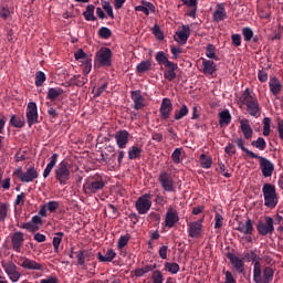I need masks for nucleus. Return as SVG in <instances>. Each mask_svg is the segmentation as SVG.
Listing matches in <instances>:
<instances>
[{
  "mask_svg": "<svg viewBox=\"0 0 283 283\" xmlns=\"http://www.w3.org/2000/svg\"><path fill=\"white\" fill-rule=\"evenodd\" d=\"M63 94H65V91H63V88L50 87L46 93V98H48V101H51L52 103H54V101H56V98H59V96H63Z\"/></svg>",
  "mask_w": 283,
  "mask_h": 283,
  "instance_id": "nucleus-33",
  "label": "nucleus"
},
{
  "mask_svg": "<svg viewBox=\"0 0 283 283\" xmlns=\"http://www.w3.org/2000/svg\"><path fill=\"white\" fill-rule=\"evenodd\" d=\"M94 10H96V7H94V4H88L86 7V10L83 12V17L85 21H96V15H94Z\"/></svg>",
  "mask_w": 283,
  "mask_h": 283,
  "instance_id": "nucleus-39",
  "label": "nucleus"
},
{
  "mask_svg": "<svg viewBox=\"0 0 283 283\" xmlns=\"http://www.w3.org/2000/svg\"><path fill=\"white\" fill-rule=\"evenodd\" d=\"M130 98L133 101L134 109H144L145 107V97L143 96V92L140 90L132 91Z\"/></svg>",
  "mask_w": 283,
  "mask_h": 283,
  "instance_id": "nucleus-21",
  "label": "nucleus"
},
{
  "mask_svg": "<svg viewBox=\"0 0 283 283\" xmlns=\"http://www.w3.org/2000/svg\"><path fill=\"white\" fill-rule=\"evenodd\" d=\"M232 143H234L241 151H244L249 158H258V154L249 150V148L244 147V139L242 137L240 138H233Z\"/></svg>",
  "mask_w": 283,
  "mask_h": 283,
  "instance_id": "nucleus-32",
  "label": "nucleus"
},
{
  "mask_svg": "<svg viewBox=\"0 0 283 283\" xmlns=\"http://www.w3.org/2000/svg\"><path fill=\"white\" fill-rule=\"evenodd\" d=\"M156 62L158 65H164L166 70L164 71V78L166 81H176V77L178 76L176 74V70H178V64L169 61V57H167V54L165 51H158L155 56Z\"/></svg>",
  "mask_w": 283,
  "mask_h": 283,
  "instance_id": "nucleus-2",
  "label": "nucleus"
},
{
  "mask_svg": "<svg viewBox=\"0 0 283 283\" xmlns=\"http://www.w3.org/2000/svg\"><path fill=\"white\" fill-rule=\"evenodd\" d=\"M275 271L271 266H265L262 271V265L253 269V282L254 283H271Z\"/></svg>",
  "mask_w": 283,
  "mask_h": 283,
  "instance_id": "nucleus-4",
  "label": "nucleus"
},
{
  "mask_svg": "<svg viewBox=\"0 0 283 283\" xmlns=\"http://www.w3.org/2000/svg\"><path fill=\"white\" fill-rule=\"evenodd\" d=\"M201 167L202 169H211V165H213V159L205 154L200 155Z\"/></svg>",
  "mask_w": 283,
  "mask_h": 283,
  "instance_id": "nucleus-43",
  "label": "nucleus"
},
{
  "mask_svg": "<svg viewBox=\"0 0 283 283\" xmlns=\"http://www.w3.org/2000/svg\"><path fill=\"white\" fill-rule=\"evenodd\" d=\"M18 264L22 269H25V271H43V265H41V263L28 259L27 256H20Z\"/></svg>",
  "mask_w": 283,
  "mask_h": 283,
  "instance_id": "nucleus-17",
  "label": "nucleus"
},
{
  "mask_svg": "<svg viewBox=\"0 0 283 283\" xmlns=\"http://www.w3.org/2000/svg\"><path fill=\"white\" fill-rule=\"evenodd\" d=\"M239 103L245 105L247 112L253 118H260L262 114V108L260 107V102H258V97L251 95V90L245 88L239 98Z\"/></svg>",
  "mask_w": 283,
  "mask_h": 283,
  "instance_id": "nucleus-1",
  "label": "nucleus"
},
{
  "mask_svg": "<svg viewBox=\"0 0 283 283\" xmlns=\"http://www.w3.org/2000/svg\"><path fill=\"white\" fill-rule=\"evenodd\" d=\"M151 192H146L135 201V209L139 216H145V213L149 212V209H151Z\"/></svg>",
  "mask_w": 283,
  "mask_h": 283,
  "instance_id": "nucleus-8",
  "label": "nucleus"
},
{
  "mask_svg": "<svg viewBox=\"0 0 283 283\" xmlns=\"http://www.w3.org/2000/svg\"><path fill=\"white\" fill-rule=\"evenodd\" d=\"M180 222V217L178 216V210L174 208H168L166 212V218H165V227H168V229H174L176 224Z\"/></svg>",
  "mask_w": 283,
  "mask_h": 283,
  "instance_id": "nucleus-19",
  "label": "nucleus"
},
{
  "mask_svg": "<svg viewBox=\"0 0 283 283\" xmlns=\"http://www.w3.org/2000/svg\"><path fill=\"white\" fill-rule=\"evenodd\" d=\"M0 17L1 19H3L6 21V19H8V17H10V9L0 6Z\"/></svg>",
  "mask_w": 283,
  "mask_h": 283,
  "instance_id": "nucleus-62",
  "label": "nucleus"
},
{
  "mask_svg": "<svg viewBox=\"0 0 283 283\" xmlns=\"http://www.w3.org/2000/svg\"><path fill=\"white\" fill-rule=\"evenodd\" d=\"M202 222H205V216L197 221H191L187 223L189 238H200V235H202Z\"/></svg>",
  "mask_w": 283,
  "mask_h": 283,
  "instance_id": "nucleus-15",
  "label": "nucleus"
},
{
  "mask_svg": "<svg viewBox=\"0 0 283 283\" xmlns=\"http://www.w3.org/2000/svg\"><path fill=\"white\" fill-rule=\"evenodd\" d=\"M219 125L220 127H229L231 125V113H229V109L219 113Z\"/></svg>",
  "mask_w": 283,
  "mask_h": 283,
  "instance_id": "nucleus-34",
  "label": "nucleus"
},
{
  "mask_svg": "<svg viewBox=\"0 0 283 283\" xmlns=\"http://www.w3.org/2000/svg\"><path fill=\"white\" fill-rule=\"evenodd\" d=\"M242 35L245 41V43H249L253 39V29L249 27H244L242 29Z\"/></svg>",
  "mask_w": 283,
  "mask_h": 283,
  "instance_id": "nucleus-52",
  "label": "nucleus"
},
{
  "mask_svg": "<svg viewBox=\"0 0 283 283\" xmlns=\"http://www.w3.org/2000/svg\"><path fill=\"white\" fill-rule=\"evenodd\" d=\"M227 9L224 8V3H218L216 6V10L212 13V19L216 23H220V21H224L228 19Z\"/></svg>",
  "mask_w": 283,
  "mask_h": 283,
  "instance_id": "nucleus-23",
  "label": "nucleus"
},
{
  "mask_svg": "<svg viewBox=\"0 0 283 283\" xmlns=\"http://www.w3.org/2000/svg\"><path fill=\"white\" fill-rule=\"evenodd\" d=\"M70 169H72V167L70 166V163H67V160H62L54 174H55V180H57V182L62 186L67 185V180H70V176H71V171Z\"/></svg>",
  "mask_w": 283,
  "mask_h": 283,
  "instance_id": "nucleus-7",
  "label": "nucleus"
},
{
  "mask_svg": "<svg viewBox=\"0 0 283 283\" xmlns=\"http://www.w3.org/2000/svg\"><path fill=\"white\" fill-rule=\"evenodd\" d=\"M115 258H116V252L114 251V249H108L105 255H103V253L101 252L97 253L98 262H113Z\"/></svg>",
  "mask_w": 283,
  "mask_h": 283,
  "instance_id": "nucleus-36",
  "label": "nucleus"
},
{
  "mask_svg": "<svg viewBox=\"0 0 283 283\" xmlns=\"http://www.w3.org/2000/svg\"><path fill=\"white\" fill-rule=\"evenodd\" d=\"M25 239H23L22 232H14L11 238V244L12 249L17 251V253H21V248L23 247V242Z\"/></svg>",
  "mask_w": 283,
  "mask_h": 283,
  "instance_id": "nucleus-25",
  "label": "nucleus"
},
{
  "mask_svg": "<svg viewBox=\"0 0 283 283\" xmlns=\"http://www.w3.org/2000/svg\"><path fill=\"white\" fill-rule=\"evenodd\" d=\"M63 235H65L63 232L55 233V237L53 238L54 253H59V247H61V242H63Z\"/></svg>",
  "mask_w": 283,
  "mask_h": 283,
  "instance_id": "nucleus-42",
  "label": "nucleus"
},
{
  "mask_svg": "<svg viewBox=\"0 0 283 283\" xmlns=\"http://www.w3.org/2000/svg\"><path fill=\"white\" fill-rule=\"evenodd\" d=\"M165 269L168 271V273H171L172 275H176L180 271V265L176 262H166L165 263Z\"/></svg>",
  "mask_w": 283,
  "mask_h": 283,
  "instance_id": "nucleus-46",
  "label": "nucleus"
},
{
  "mask_svg": "<svg viewBox=\"0 0 283 283\" xmlns=\"http://www.w3.org/2000/svg\"><path fill=\"white\" fill-rule=\"evenodd\" d=\"M45 206L46 211H50V213H56V210L61 207V202L52 200L46 202Z\"/></svg>",
  "mask_w": 283,
  "mask_h": 283,
  "instance_id": "nucleus-53",
  "label": "nucleus"
},
{
  "mask_svg": "<svg viewBox=\"0 0 283 283\" xmlns=\"http://www.w3.org/2000/svg\"><path fill=\"white\" fill-rule=\"evenodd\" d=\"M104 188L105 181L103 180V177L98 174L87 177L83 185V191L85 196L98 193V191H103Z\"/></svg>",
  "mask_w": 283,
  "mask_h": 283,
  "instance_id": "nucleus-3",
  "label": "nucleus"
},
{
  "mask_svg": "<svg viewBox=\"0 0 283 283\" xmlns=\"http://www.w3.org/2000/svg\"><path fill=\"white\" fill-rule=\"evenodd\" d=\"M56 163H59V154L54 153L43 171V178H48L52 174V169L56 167Z\"/></svg>",
  "mask_w": 283,
  "mask_h": 283,
  "instance_id": "nucleus-31",
  "label": "nucleus"
},
{
  "mask_svg": "<svg viewBox=\"0 0 283 283\" xmlns=\"http://www.w3.org/2000/svg\"><path fill=\"white\" fill-rule=\"evenodd\" d=\"M189 36H191V28L184 24L181 30L176 31L174 39L180 45H186L187 41H189Z\"/></svg>",
  "mask_w": 283,
  "mask_h": 283,
  "instance_id": "nucleus-18",
  "label": "nucleus"
},
{
  "mask_svg": "<svg viewBox=\"0 0 283 283\" xmlns=\"http://www.w3.org/2000/svg\"><path fill=\"white\" fill-rule=\"evenodd\" d=\"M1 266L7 273L9 280H11V282H19V280H21V272H19V268L17 266V264H14V262L1 261Z\"/></svg>",
  "mask_w": 283,
  "mask_h": 283,
  "instance_id": "nucleus-11",
  "label": "nucleus"
},
{
  "mask_svg": "<svg viewBox=\"0 0 283 283\" xmlns=\"http://www.w3.org/2000/svg\"><path fill=\"white\" fill-rule=\"evenodd\" d=\"M129 240H132V235L129 233H126L125 235L119 237L117 242V249H125Z\"/></svg>",
  "mask_w": 283,
  "mask_h": 283,
  "instance_id": "nucleus-49",
  "label": "nucleus"
},
{
  "mask_svg": "<svg viewBox=\"0 0 283 283\" xmlns=\"http://www.w3.org/2000/svg\"><path fill=\"white\" fill-rule=\"evenodd\" d=\"M149 70H151V61H149V60L142 61L136 66L137 74H145V72H149Z\"/></svg>",
  "mask_w": 283,
  "mask_h": 283,
  "instance_id": "nucleus-40",
  "label": "nucleus"
},
{
  "mask_svg": "<svg viewBox=\"0 0 283 283\" xmlns=\"http://www.w3.org/2000/svg\"><path fill=\"white\" fill-rule=\"evenodd\" d=\"M157 180L161 189L167 193H174L176 191V180H174L171 172L161 170Z\"/></svg>",
  "mask_w": 283,
  "mask_h": 283,
  "instance_id": "nucleus-6",
  "label": "nucleus"
},
{
  "mask_svg": "<svg viewBox=\"0 0 283 283\" xmlns=\"http://www.w3.org/2000/svg\"><path fill=\"white\" fill-rule=\"evenodd\" d=\"M115 142L118 149H125L129 144V132L126 129L115 133Z\"/></svg>",
  "mask_w": 283,
  "mask_h": 283,
  "instance_id": "nucleus-22",
  "label": "nucleus"
},
{
  "mask_svg": "<svg viewBox=\"0 0 283 283\" xmlns=\"http://www.w3.org/2000/svg\"><path fill=\"white\" fill-rule=\"evenodd\" d=\"M240 127L244 136V139L251 140V138H253V128H251V125L249 124V119L247 118L240 119Z\"/></svg>",
  "mask_w": 283,
  "mask_h": 283,
  "instance_id": "nucleus-27",
  "label": "nucleus"
},
{
  "mask_svg": "<svg viewBox=\"0 0 283 283\" xmlns=\"http://www.w3.org/2000/svg\"><path fill=\"white\" fill-rule=\"evenodd\" d=\"M226 281L224 283H237L235 277L233 276V273L231 271H226Z\"/></svg>",
  "mask_w": 283,
  "mask_h": 283,
  "instance_id": "nucleus-64",
  "label": "nucleus"
},
{
  "mask_svg": "<svg viewBox=\"0 0 283 283\" xmlns=\"http://www.w3.org/2000/svg\"><path fill=\"white\" fill-rule=\"evenodd\" d=\"M262 193L264 197V205L268 207V209H275L279 202L275 186H273L272 184H264L262 188Z\"/></svg>",
  "mask_w": 283,
  "mask_h": 283,
  "instance_id": "nucleus-5",
  "label": "nucleus"
},
{
  "mask_svg": "<svg viewBox=\"0 0 283 283\" xmlns=\"http://www.w3.org/2000/svg\"><path fill=\"white\" fill-rule=\"evenodd\" d=\"M226 154H228V156H233L235 154V145L229 143L226 148H224Z\"/></svg>",
  "mask_w": 283,
  "mask_h": 283,
  "instance_id": "nucleus-63",
  "label": "nucleus"
},
{
  "mask_svg": "<svg viewBox=\"0 0 283 283\" xmlns=\"http://www.w3.org/2000/svg\"><path fill=\"white\" fill-rule=\"evenodd\" d=\"M231 41L234 48H240L242 45V35L234 33L231 35Z\"/></svg>",
  "mask_w": 283,
  "mask_h": 283,
  "instance_id": "nucleus-60",
  "label": "nucleus"
},
{
  "mask_svg": "<svg viewBox=\"0 0 283 283\" xmlns=\"http://www.w3.org/2000/svg\"><path fill=\"white\" fill-rule=\"evenodd\" d=\"M77 258V264L78 266H85V250H78L77 252H74Z\"/></svg>",
  "mask_w": 283,
  "mask_h": 283,
  "instance_id": "nucleus-57",
  "label": "nucleus"
},
{
  "mask_svg": "<svg viewBox=\"0 0 283 283\" xmlns=\"http://www.w3.org/2000/svg\"><path fill=\"white\" fill-rule=\"evenodd\" d=\"M13 174L18 176L20 182H34L39 178V171L34 167H29L25 172L22 168H18Z\"/></svg>",
  "mask_w": 283,
  "mask_h": 283,
  "instance_id": "nucleus-9",
  "label": "nucleus"
},
{
  "mask_svg": "<svg viewBox=\"0 0 283 283\" xmlns=\"http://www.w3.org/2000/svg\"><path fill=\"white\" fill-rule=\"evenodd\" d=\"M226 258L230 261V264H232L234 271L237 273H244V261L243 259H240L235 254L228 252L226 253Z\"/></svg>",
  "mask_w": 283,
  "mask_h": 283,
  "instance_id": "nucleus-20",
  "label": "nucleus"
},
{
  "mask_svg": "<svg viewBox=\"0 0 283 283\" xmlns=\"http://www.w3.org/2000/svg\"><path fill=\"white\" fill-rule=\"evenodd\" d=\"M96 59L102 67H112V49L102 48L96 53Z\"/></svg>",
  "mask_w": 283,
  "mask_h": 283,
  "instance_id": "nucleus-14",
  "label": "nucleus"
},
{
  "mask_svg": "<svg viewBox=\"0 0 283 283\" xmlns=\"http://www.w3.org/2000/svg\"><path fill=\"white\" fill-rule=\"evenodd\" d=\"M251 145L252 147H255V149H259L260 151H264V149H266V140H264L263 137H259L256 140H253Z\"/></svg>",
  "mask_w": 283,
  "mask_h": 283,
  "instance_id": "nucleus-47",
  "label": "nucleus"
},
{
  "mask_svg": "<svg viewBox=\"0 0 283 283\" xmlns=\"http://www.w3.org/2000/svg\"><path fill=\"white\" fill-rule=\"evenodd\" d=\"M153 283H163L165 282V276L163 275V272L160 270L153 271L151 274Z\"/></svg>",
  "mask_w": 283,
  "mask_h": 283,
  "instance_id": "nucleus-51",
  "label": "nucleus"
},
{
  "mask_svg": "<svg viewBox=\"0 0 283 283\" xmlns=\"http://www.w3.org/2000/svg\"><path fill=\"white\" fill-rule=\"evenodd\" d=\"M8 209H10L8 203H0V222H6V218H8Z\"/></svg>",
  "mask_w": 283,
  "mask_h": 283,
  "instance_id": "nucleus-54",
  "label": "nucleus"
},
{
  "mask_svg": "<svg viewBox=\"0 0 283 283\" xmlns=\"http://www.w3.org/2000/svg\"><path fill=\"white\" fill-rule=\"evenodd\" d=\"M217 70L218 67L216 66V62L212 60L202 59V74L213 76Z\"/></svg>",
  "mask_w": 283,
  "mask_h": 283,
  "instance_id": "nucleus-26",
  "label": "nucleus"
},
{
  "mask_svg": "<svg viewBox=\"0 0 283 283\" xmlns=\"http://www.w3.org/2000/svg\"><path fill=\"white\" fill-rule=\"evenodd\" d=\"M98 36H101V39H109L112 36V30L107 27H102L98 30Z\"/></svg>",
  "mask_w": 283,
  "mask_h": 283,
  "instance_id": "nucleus-56",
  "label": "nucleus"
},
{
  "mask_svg": "<svg viewBox=\"0 0 283 283\" xmlns=\"http://www.w3.org/2000/svg\"><path fill=\"white\" fill-rule=\"evenodd\" d=\"M189 115V107L182 104L179 109L175 111L174 120H182L185 116Z\"/></svg>",
  "mask_w": 283,
  "mask_h": 283,
  "instance_id": "nucleus-38",
  "label": "nucleus"
},
{
  "mask_svg": "<svg viewBox=\"0 0 283 283\" xmlns=\"http://www.w3.org/2000/svg\"><path fill=\"white\" fill-rule=\"evenodd\" d=\"M251 158L259 160L261 174L264 178H271L273 176V171H275V165L270 159L260 155Z\"/></svg>",
  "mask_w": 283,
  "mask_h": 283,
  "instance_id": "nucleus-10",
  "label": "nucleus"
},
{
  "mask_svg": "<svg viewBox=\"0 0 283 283\" xmlns=\"http://www.w3.org/2000/svg\"><path fill=\"white\" fill-rule=\"evenodd\" d=\"M237 230L239 233H243V235H251L253 233V221L251 219H248L245 222L240 221Z\"/></svg>",
  "mask_w": 283,
  "mask_h": 283,
  "instance_id": "nucleus-28",
  "label": "nucleus"
},
{
  "mask_svg": "<svg viewBox=\"0 0 283 283\" xmlns=\"http://www.w3.org/2000/svg\"><path fill=\"white\" fill-rule=\"evenodd\" d=\"M223 221L224 218L221 216L220 212H217L214 216V229H221Z\"/></svg>",
  "mask_w": 283,
  "mask_h": 283,
  "instance_id": "nucleus-61",
  "label": "nucleus"
},
{
  "mask_svg": "<svg viewBox=\"0 0 283 283\" xmlns=\"http://www.w3.org/2000/svg\"><path fill=\"white\" fill-rule=\"evenodd\" d=\"M180 156H182V148H176L171 155L175 165L180 164Z\"/></svg>",
  "mask_w": 283,
  "mask_h": 283,
  "instance_id": "nucleus-58",
  "label": "nucleus"
},
{
  "mask_svg": "<svg viewBox=\"0 0 283 283\" xmlns=\"http://www.w3.org/2000/svg\"><path fill=\"white\" fill-rule=\"evenodd\" d=\"M71 81L73 82V84H75L77 87H83V85H86L87 83V77L86 75L82 76V75H74Z\"/></svg>",
  "mask_w": 283,
  "mask_h": 283,
  "instance_id": "nucleus-45",
  "label": "nucleus"
},
{
  "mask_svg": "<svg viewBox=\"0 0 283 283\" xmlns=\"http://www.w3.org/2000/svg\"><path fill=\"white\" fill-rule=\"evenodd\" d=\"M143 156V146L134 145L128 148V160H138Z\"/></svg>",
  "mask_w": 283,
  "mask_h": 283,
  "instance_id": "nucleus-29",
  "label": "nucleus"
},
{
  "mask_svg": "<svg viewBox=\"0 0 283 283\" xmlns=\"http://www.w3.org/2000/svg\"><path fill=\"white\" fill-rule=\"evenodd\" d=\"M20 229H27V231H30V233H36L39 231L40 227L31 222H25L19 226Z\"/></svg>",
  "mask_w": 283,
  "mask_h": 283,
  "instance_id": "nucleus-48",
  "label": "nucleus"
},
{
  "mask_svg": "<svg viewBox=\"0 0 283 283\" xmlns=\"http://www.w3.org/2000/svg\"><path fill=\"white\" fill-rule=\"evenodd\" d=\"M102 8L103 10L106 11V14L111 18L114 19V8L109 3V1L102 0Z\"/></svg>",
  "mask_w": 283,
  "mask_h": 283,
  "instance_id": "nucleus-50",
  "label": "nucleus"
},
{
  "mask_svg": "<svg viewBox=\"0 0 283 283\" xmlns=\"http://www.w3.org/2000/svg\"><path fill=\"white\" fill-rule=\"evenodd\" d=\"M271 134V118H263V136H270Z\"/></svg>",
  "mask_w": 283,
  "mask_h": 283,
  "instance_id": "nucleus-55",
  "label": "nucleus"
},
{
  "mask_svg": "<svg viewBox=\"0 0 283 283\" xmlns=\"http://www.w3.org/2000/svg\"><path fill=\"white\" fill-rule=\"evenodd\" d=\"M44 81H48V76L43 71H38L35 73V87H43Z\"/></svg>",
  "mask_w": 283,
  "mask_h": 283,
  "instance_id": "nucleus-44",
  "label": "nucleus"
},
{
  "mask_svg": "<svg viewBox=\"0 0 283 283\" xmlns=\"http://www.w3.org/2000/svg\"><path fill=\"white\" fill-rule=\"evenodd\" d=\"M242 259H243V262H253L254 264L253 269H258V266L262 265V263H260L262 261V258L258 255L255 250H251L250 252H244Z\"/></svg>",
  "mask_w": 283,
  "mask_h": 283,
  "instance_id": "nucleus-24",
  "label": "nucleus"
},
{
  "mask_svg": "<svg viewBox=\"0 0 283 283\" xmlns=\"http://www.w3.org/2000/svg\"><path fill=\"white\" fill-rule=\"evenodd\" d=\"M171 112H174V104L171 103V99L164 97L159 107L160 118L163 120H168V118H171Z\"/></svg>",
  "mask_w": 283,
  "mask_h": 283,
  "instance_id": "nucleus-16",
  "label": "nucleus"
},
{
  "mask_svg": "<svg viewBox=\"0 0 283 283\" xmlns=\"http://www.w3.org/2000/svg\"><path fill=\"white\" fill-rule=\"evenodd\" d=\"M269 87H270V92L274 96H277V94L282 92V83H280V80H277V77L270 78Z\"/></svg>",
  "mask_w": 283,
  "mask_h": 283,
  "instance_id": "nucleus-35",
  "label": "nucleus"
},
{
  "mask_svg": "<svg viewBox=\"0 0 283 283\" xmlns=\"http://www.w3.org/2000/svg\"><path fill=\"white\" fill-rule=\"evenodd\" d=\"M153 34L155 35V36H157V39L159 40V41H163V39H165V35L163 34V30H160V25H158V24H154V27H153Z\"/></svg>",
  "mask_w": 283,
  "mask_h": 283,
  "instance_id": "nucleus-59",
  "label": "nucleus"
},
{
  "mask_svg": "<svg viewBox=\"0 0 283 283\" xmlns=\"http://www.w3.org/2000/svg\"><path fill=\"white\" fill-rule=\"evenodd\" d=\"M206 56H207V59H212L213 61H220V59L216 54V45H213L211 43H209L206 46Z\"/></svg>",
  "mask_w": 283,
  "mask_h": 283,
  "instance_id": "nucleus-41",
  "label": "nucleus"
},
{
  "mask_svg": "<svg viewBox=\"0 0 283 283\" xmlns=\"http://www.w3.org/2000/svg\"><path fill=\"white\" fill-rule=\"evenodd\" d=\"M10 125H12V127H15L17 129H21L25 127V118L18 115H12L10 118Z\"/></svg>",
  "mask_w": 283,
  "mask_h": 283,
  "instance_id": "nucleus-37",
  "label": "nucleus"
},
{
  "mask_svg": "<svg viewBox=\"0 0 283 283\" xmlns=\"http://www.w3.org/2000/svg\"><path fill=\"white\" fill-rule=\"evenodd\" d=\"M184 6H187L190 10H188L187 14L191 19H196V13L198 12V0H181Z\"/></svg>",
  "mask_w": 283,
  "mask_h": 283,
  "instance_id": "nucleus-30",
  "label": "nucleus"
},
{
  "mask_svg": "<svg viewBox=\"0 0 283 283\" xmlns=\"http://www.w3.org/2000/svg\"><path fill=\"white\" fill-rule=\"evenodd\" d=\"M274 221L271 217H264V221L259 220L256 224V231L259 235H271L273 231H275V227L273 226Z\"/></svg>",
  "mask_w": 283,
  "mask_h": 283,
  "instance_id": "nucleus-12",
  "label": "nucleus"
},
{
  "mask_svg": "<svg viewBox=\"0 0 283 283\" xmlns=\"http://www.w3.org/2000/svg\"><path fill=\"white\" fill-rule=\"evenodd\" d=\"M25 116L29 127H32V125H36V123H39V108L36 107V103L30 102L28 104Z\"/></svg>",
  "mask_w": 283,
  "mask_h": 283,
  "instance_id": "nucleus-13",
  "label": "nucleus"
}]
</instances>
